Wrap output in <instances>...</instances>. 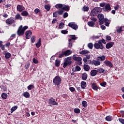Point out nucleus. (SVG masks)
Here are the masks:
<instances>
[{
  "label": "nucleus",
  "instance_id": "1",
  "mask_svg": "<svg viewBox=\"0 0 124 124\" xmlns=\"http://www.w3.org/2000/svg\"><path fill=\"white\" fill-rule=\"evenodd\" d=\"M56 9H62L60 10L59 12L60 14L63 15L64 11L69 12L70 10V6L69 5H65L64 4L62 3H58L55 5Z\"/></svg>",
  "mask_w": 124,
  "mask_h": 124
},
{
  "label": "nucleus",
  "instance_id": "2",
  "mask_svg": "<svg viewBox=\"0 0 124 124\" xmlns=\"http://www.w3.org/2000/svg\"><path fill=\"white\" fill-rule=\"evenodd\" d=\"M62 79L61 78V77L59 76H56L53 78V85H54L55 86H57V87H60L61 84L62 83Z\"/></svg>",
  "mask_w": 124,
  "mask_h": 124
},
{
  "label": "nucleus",
  "instance_id": "3",
  "mask_svg": "<svg viewBox=\"0 0 124 124\" xmlns=\"http://www.w3.org/2000/svg\"><path fill=\"white\" fill-rule=\"evenodd\" d=\"M72 57H69L65 58L64 59V62L63 64V68H65L68 66H71V64L73 63L72 61H71Z\"/></svg>",
  "mask_w": 124,
  "mask_h": 124
},
{
  "label": "nucleus",
  "instance_id": "4",
  "mask_svg": "<svg viewBox=\"0 0 124 124\" xmlns=\"http://www.w3.org/2000/svg\"><path fill=\"white\" fill-rule=\"evenodd\" d=\"M73 59L74 61L77 62V64H78L79 66H81L82 62V57H77V55H73Z\"/></svg>",
  "mask_w": 124,
  "mask_h": 124
},
{
  "label": "nucleus",
  "instance_id": "5",
  "mask_svg": "<svg viewBox=\"0 0 124 124\" xmlns=\"http://www.w3.org/2000/svg\"><path fill=\"white\" fill-rule=\"evenodd\" d=\"M94 47H95V49H103L104 48V46L102 43H101V41L99 40L97 43H95L94 44Z\"/></svg>",
  "mask_w": 124,
  "mask_h": 124
},
{
  "label": "nucleus",
  "instance_id": "6",
  "mask_svg": "<svg viewBox=\"0 0 124 124\" xmlns=\"http://www.w3.org/2000/svg\"><path fill=\"white\" fill-rule=\"evenodd\" d=\"M48 104L50 105V106H58V103L56 102L55 99H54L53 97H50L48 100Z\"/></svg>",
  "mask_w": 124,
  "mask_h": 124
},
{
  "label": "nucleus",
  "instance_id": "7",
  "mask_svg": "<svg viewBox=\"0 0 124 124\" xmlns=\"http://www.w3.org/2000/svg\"><path fill=\"white\" fill-rule=\"evenodd\" d=\"M97 18L99 19V25H102L104 23V16L102 14H98Z\"/></svg>",
  "mask_w": 124,
  "mask_h": 124
},
{
  "label": "nucleus",
  "instance_id": "8",
  "mask_svg": "<svg viewBox=\"0 0 124 124\" xmlns=\"http://www.w3.org/2000/svg\"><path fill=\"white\" fill-rule=\"evenodd\" d=\"M68 25L70 28L74 29V30H77L78 28V25L76 24L75 22H69Z\"/></svg>",
  "mask_w": 124,
  "mask_h": 124
},
{
  "label": "nucleus",
  "instance_id": "9",
  "mask_svg": "<svg viewBox=\"0 0 124 124\" xmlns=\"http://www.w3.org/2000/svg\"><path fill=\"white\" fill-rule=\"evenodd\" d=\"M89 62H89V64L91 63L93 65H95V66H99L100 65L101 62H99V61H96V60H93L91 62V60H88Z\"/></svg>",
  "mask_w": 124,
  "mask_h": 124
},
{
  "label": "nucleus",
  "instance_id": "10",
  "mask_svg": "<svg viewBox=\"0 0 124 124\" xmlns=\"http://www.w3.org/2000/svg\"><path fill=\"white\" fill-rule=\"evenodd\" d=\"M15 19L14 17H10L6 20V23L8 25H11L15 23Z\"/></svg>",
  "mask_w": 124,
  "mask_h": 124
},
{
  "label": "nucleus",
  "instance_id": "11",
  "mask_svg": "<svg viewBox=\"0 0 124 124\" xmlns=\"http://www.w3.org/2000/svg\"><path fill=\"white\" fill-rule=\"evenodd\" d=\"M28 29V26H25L23 27V25H20V26L18 28L17 31H25Z\"/></svg>",
  "mask_w": 124,
  "mask_h": 124
},
{
  "label": "nucleus",
  "instance_id": "12",
  "mask_svg": "<svg viewBox=\"0 0 124 124\" xmlns=\"http://www.w3.org/2000/svg\"><path fill=\"white\" fill-rule=\"evenodd\" d=\"M114 45V42H109L106 45V47L107 49H110L111 47H113Z\"/></svg>",
  "mask_w": 124,
  "mask_h": 124
},
{
  "label": "nucleus",
  "instance_id": "13",
  "mask_svg": "<svg viewBox=\"0 0 124 124\" xmlns=\"http://www.w3.org/2000/svg\"><path fill=\"white\" fill-rule=\"evenodd\" d=\"M17 11L19 12H22L25 10V8L23 5H17L16 6Z\"/></svg>",
  "mask_w": 124,
  "mask_h": 124
},
{
  "label": "nucleus",
  "instance_id": "14",
  "mask_svg": "<svg viewBox=\"0 0 124 124\" xmlns=\"http://www.w3.org/2000/svg\"><path fill=\"white\" fill-rule=\"evenodd\" d=\"M25 34L26 35V39H30V38H31V36L32 35V32L31 31H26Z\"/></svg>",
  "mask_w": 124,
  "mask_h": 124
},
{
  "label": "nucleus",
  "instance_id": "15",
  "mask_svg": "<svg viewBox=\"0 0 124 124\" xmlns=\"http://www.w3.org/2000/svg\"><path fill=\"white\" fill-rule=\"evenodd\" d=\"M104 63H105L107 66H108L109 68H112L113 66V65L111 62H109V61H105V62H104Z\"/></svg>",
  "mask_w": 124,
  "mask_h": 124
},
{
  "label": "nucleus",
  "instance_id": "16",
  "mask_svg": "<svg viewBox=\"0 0 124 124\" xmlns=\"http://www.w3.org/2000/svg\"><path fill=\"white\" fill-rule=\"evenodd\" d=\"M97 15H98V13L96 11V8H93L91 13V16H97Z\"/></svg>",
  "mask_w": 124,
  "mask_h": 124
},
{
  "label": "nucleus",
  "instance_id": "17",
  "mask_svg": "<svg viewBox=\"0 0 124 124\" xmlns=\"http://www.w3.org/2000/svg\"><path fill=\"white\" fill-rule=\"evenodd\" d=\"M105 11L110 12L111 10V8L110 7V4L107 3L105 6Z\"/></svg>",
  "mask_w": 124,
  "mask_h": 124
},
{
  "label": "nucleus",
  "instance_id": "18",
  "mask_svg": "<svg viewBox=\"0 0 124 124\" xmlns=\"http://www.w3.org/2000/svg\"><path fill=\"white\" fill-rule=\"evenodd\" d=\"M72 51L70 50H67L66 51H64V54L65 57H67L70 54H71Z\"/></svg>",
  "mask_w": 124,
  "mask_h": 124
},
{
  "label": "nucleus",
  "instance_id": "19",
  "mask_svg": "<svg viewBox=\"0 0 124 124\" xmlns=\"http://www.w3.org/2000/svg\"><path fill=\"white\" fill-rule=\"evenodd\" d=\"M81 67L80 66H79V65H77L75 68H73L72 69V71L73 72H75V73H76V72L77 71H81Z\"/></svg>",
  "mask_w": 124,
  "mask_h": 124
},
{
  "label": "nucleus",
  "instance_id": "20",
  "mask_svg": "<svg viewBox=\"0 0 124 124\" xmlns=\"http://www.w3.org/2000/svg\"><path fill=\"white\" fill-rule=\"evenodd\" d=\"M90 74H91V76L93 77L95 76H96V74H97V70L95 69L92 70L91 71Z\"/></svg>",
  "mask_w": 124,
  "mask_h": 124
},
{
  "label": "nucleus",
  "instance_id": "21",
  "mask_svg": "<svg viewBox=\"0 0 124 124\" xmlns=\"http://www.w3.org/2000/svg\"><path fill=\"white\" fill-rule=\"evenodd\" d=\"M116 31H124V26H117L116 27Z\"/></svg>",
  "mask_w": 124,
  "mask_h": 124
},
{
  "label": "nucleus",
  "instance_id": "22",
  "mask_svg": "<svg viewBox=\"0 0 124 124\" xmlns=\"http://www.w3.org/2000/svg\"><path fill=\"white\" fill-rule=\"evenodd\" d=\"M86 85L87 83L86 81H82L81 82V87L82 89H85L86 87H87Z\"/></svg>",
  "mask_w": 124,
  "mask_h": 124
},
{
  "label": "nucleus",
  "instance_id": "23",
  "mask_svg": "<svg viewBox=\"0 0 124 124\" xmlns=\"http://www.w3.org/2000/svg\"><path fill=\"white\" fill-rule=\"evenodd\" d=\"M90 51L87 50H83L82 51H80L79 54L81 55H87L89 54Z\"/></svg>",
  "mask_w": 124,
  "mask_h": 124
},
{
  "label": "nucleus",
  "instance_id": "24",
  "mask_svg": "<svg viewBox=\"0 0 124 124\" xmlns=\"http://www.w3.org/2000/svg\"><path fill=\"white\" fill-rule=\"evenodd\" d=\"M81 77L83 80H86L88 77L87 73H83V74H82Z\"/></svg>",
  "mask_w": 124,
  "mask_h": 124
},
{
  "label": "nucleus",
  "instance_id": "25",
  "mask_svg": "<svg viewBox=\"0 0 124 124\" xmlns=\"http://www.w3.org/2000/svg\"><path fill=\"white\" fill-rule=\"evenodd\" d=\"M15 19H19L21 21H22V20H23V17L22 16H21L20 15L19 13L17 14L16 16H15Z\"/></svg>",
  "mask_w": 124,
  "mask_h": 124
},
{
  "label": "nucleus",
  "instance_id": "26",
  "mask_svg": "<svg viewBox=\"0 0 124 124\" xmlns=\"http://www.w3.org/2000/svg\"><path fill=\"white\" fill-rule=\"evenodd\" d=\"M61 10H58L56 12H55L53 14V16L54 17H57L58 16V15H62V14H59L60 11Z\"/></svg>",
  "mask_w": 124,
  "mask_h": 124
},
{
  "label": "nucleus",
  "instance_id": "27",
  "mask_svg": "<svg viewBox=\"0 0 124 124\" xmlns=\"http://www.w3.org/2000/svg\"><path fill=\"white\" fill-rule=\"evenodd\" d=\"M42 45L41 43V39L39 38L38 41L37 42V43L35 44L36 47L37 48H39Z\"/></svg>",
  "mask_w": 124,
  "mask_h": 124
},
{
  "label": "nucleus",
  "instance_id": "28",
  "mask_svg": "<svg viewBox=\"0 0 124 124\" xmlns=\"http://www.w3.org/2000/svg\"><path fill=\"white\" fill-rule=\"evenodd\" d=\"M21 15L23 16H28L29 15V13L27 12V11H23V12L21 13Z\"/></svg>",
  "mask_w": 124,
  "mask_h": 124
},
{
  "label": "nucleus",
  "instance_id": "29",
  "mask_svg": "<svg viewBox=\"0 0 124 124\" xmlns=\"http://www.w3.org/2000/svg\"><path fill=\"white\" fill-rule=\"evenodd\" d=\"M92 88L95 91H97V90H98V87L96 83L92 84Z\"/></svg>",
  "mask_w": 124,
  "mask_h": 124
},
{
  "label": "nucleus",
  "instance_id": "30",
  "mask_svg": "<svg viewBox=\"0 0 124 124\" xmlns=\"http://www.w3.org/2000/svg\"><path fill=\"white\" fill-rule=\"evenodd\" d=\"M97 73H104V74L106 73L105 72V71L103 69V68H99V69H97Z\"/></svg>",
  "mask_w": 124,
  "mask_h": 124
},
{
  "label": "nucleus",
  "instance_id": "31",
  "mask_svg": "<svg viewBox=\"0 0 124 124\" xmlns=\"http://www.w3.org/2000/svg\"><path fill=\"white\" fill-rule=\"evenodd\" d=\"M84 71H89L90 69V67L88 64H84L83 66Z\"/></svg>",
  "mask_w": 124,
  "mask_h": 124
},
{
  "label": "nucleus",
  "instance_id": "32",
  "mask_svg": "<svg viewBox=\"0 0 124 124\" xmlns=\"http://www.w3.org/2000/svg\"><path fill=\"white\" fill-rule=\"evenodd\" d=\"M61 61L60 60H56L55 65L56 67H59L61 64Z\"/></svg>",
  "mask_w": 124,
  "mask_h": 124
},
{
  "label": "nucleus",
  "instance_id": "33",
  "mask_svg": "<svg viewBox=\"0 0 124 124\" xmlns=\"http://www.w3.org/2000/svg\"><path fill=\"white\" fill-rule=\"evenodd\" d=\"M23 95L26 97V98H29L30 97V93L28 92H25L23 93Z\"/></svg>",
  "mask_w": 124,
  "mask_h": 124
},
{
  "label": "nucleus",
  "instance_id": "34",
  "mask_svg": "<svg viewBox=\"0 0 124 124\" xmlns=\"http://www.w3.org/2000/svg\"><path fill=\"white\" fill-rule=\"evenodd\" d=\"M1 97L3 99H6L8 97V94L6 93H2Z\"/></svg>",
  "mask_w": 124,
  "mask_h": 124
},
{
  "label": "nucleus",
  "instance_id": "35",
  "mask_svg": "<svg viewBox=\"0 0 124 124\" xmlns=\"http://www.w3.org/2000/svg\"><path fill=\"white\" fill-rule=\"evenodd\" d=\"M105 120L107 121H111L113 120L112 116H108L106 117Z\"/></svg>",
  "mask_w": 124,
  "mask_h": 124
},
{
  "label": "nucleus",
  "instance_id": "36",
  "mask_svg": "<svg viewBox=\"0 0 124 124\" xmlns=\"http://www.w3.org/2000/svg\"><path fill=\"white\" fill-rule=\"evenodd\" d=\"M69 39L72 41V40H76L77 38L76 37V35H70Z\"/></svg>",
  "mask_w": 124,
  "mask_h": 124
},
{
  "label": "nucleus",
  "instance_id": "37",
  "mask_svg": "<svg viewBox=\"0 0 124 124\" xmlns=\"http://www.w3.org/2000/svg\"><path fill=\"white\" fill-rule=\"evenodd\" d=\"M45 9L46 10V11L49 12L51 9V6L50 5H45Z\"/></svg>",
  "mask_w": 124,
  "mask_h": 124
},
{
  "label": "nucleus",
  "instance_id": "38",
  "mask_svg": "<svg viewBox=\"0 0 124 124\" xmlns=\"http://www.w3.org/2000/svg\"><path fill=\"white\" fill-rule=\"evenodd\" d=\"M95 24V22H94L93 21L88 22V25L90 27H93Z\"/></svg>",
  "mask_w": 124,
  "mask_h": 124
},
{
  "label": "nucleus",
  "instance_id": "39",
  "mask_svg": "<svg viewBox=\"0 0 124 124\" xmlns=\"http://www.w3.org/2000/svg\"><path fill=\"white\" fill-rule=\"evenodd\" d=\"M98 59H99V61H104L106 59V57L104 55H102L101 57H98Z\"/></svg>",
  "mask_w": 124,
  "mask_h": 124
},
{
  "label": "nucleus",
  "instance_id": "40",
  "mask_svg": "<svg viewBox=\"0 0 124 124\" xmlns=\"http://www.w3.org/2000/svg\"><path fill=\"white\" fill-rule=\"evenodd\" d=\"M17 108H18V106H15L14 107H13L11 108V110L12 111L11 113H12L13 111H16V109H17Z\"/></svg>",
  "mask_w": 124,
  "mask_h": 124
},
{
  "label": "nucleus",
  "instance_id": "41",
  "mask_svg": "<svg viewBox=\"0 0 124 124\" xmlns=\"http://www.w3.org/2000/svg\"><path fill=\"white\" fill-rule=\"evenodd\" d=\"M95 10L97 12V14L101 12L102 11V8L100 7H95Z\"/></svg>",
  "mask_w": 124,
  "mask_h": 124
},
{
  "label": "nucleus",
  "instance_id": "42",
  "mask_svg": "<svg viewBox=\"0 0 124 124\" xmlns=\"http://www.w3.org/2000/svg\"><path fill=\"white\" fill-rule=\"evenodd\" d=\"M11 56V55L9 52L6 53L5 54V59H9V58H10Z\"/></svg>",
  "mask_w": 124,
  "mask_h": 124
},
{
  "label": "nucleus",
  "instance_id": "43",
  "mask_svg": "<svg viewBox=\"0 0 124 124\" xmlns=\"http://www.w3.org/2000/svg\"><path fill=\"white\" fill-rule=\"evenodd\" d=\"M28 90H31L33 88H34V85L33 84H30L27 87Z\"/></svg>",
  "mask_w": 124,
  "mask_h": 124
},
{
  "label": "nucleus",
  "instance_id": "44",
  "mask_svg": "<svg viewBox=\"0 0 124 124\" xmlns=\"http://www.w3.org/2000/svg\"><path fill=\"white\" fill-rule=\"evenodd\" d=\"M65 55H64V51H62V53H60V54L58 56V57L59 58H61L62 57H64Z\"/></svg>",
  "mask_w": 124,
  "mask_h": 124
},
{
  "label": "nucleus",
  "instance_id": "45",
  "mask_svg": "<svg viewBox=\"0 0 124 124\" xmlns=\"http://www.w3.org/2000/svg\"><path fill=\"white\" fill-rule=\"evenodd\" d=\"M83 10L84 12H88L89 10V7L88 6H84L83 8Z\"/></svg>",
  "mask_w": 124,
  "mask_h": 124
},
{
  "label": "nucleus",
  "instance_id": "46",
  "mask_svg": "<svg viewBox=\"0 0 124 124\" xmlns=\"http://www.w3.org/2000/svg\"><path fill=\"white\" fill-rule=\"evenodd\" d=\"M30 65H31L30 63H29V62L27 63L26 64V65H25V66H24L25 69H29V68Z\"/></svg>",
  "mask_w": 124,
  "mask_h": 124
},
{
  "label": "nucleus",
  "instance_id": "47",
  "mask_svg": "<svg viewBox=\"0 0 124 124\" xmlns=\"http://www.w3.org/2000/svg\"><path fill=\"white\" fill-rule=\"evenodd\" d=\"M34 12L35 13V14H38V13H40L41 12V10L39 8H36L34 10Z\"/></svg>",
  "mask_w": 124,
  "mask_h": 124
},
{
  "label": "nucleus",
  "instance_id": "48",
  "mask_svg": "<svg viewBox=\"0 0 124 124\" xmlns=\"http://www.w3.org/2000/svg\"><path fill=\"white\" fill-rule=\"evenodd\" d=\"M88 47L90 48V49L93 48V44L92 43H90L88 44Z\"/></svg>",
  "mask_w": 124,
  "mask_h": 124
},
{
  "label": "nucleus",
  "instance_id": "49",
  "mask_svg": "<svg viewBox=\"0 0 124 124\" xmlns=\"http://www.w3.org/2000/svg\"><path fill=\"white\" fill-rule=\"evenodd\" d=\"M82 106L84 108H86L87 107V102L86 101H82Z\"/></svg>",
  "mask_w": 124,
  "mask_h": 124
},
{
  "label": "nucleus",
  "instance_id": "50",
  "mask_svg": "<svg viewBox=\"0 0 124 124\" xmlns=\"http://www.w3.org/2000/svg\"><path fill=\"white\" fill-rule=\"evenodd\" d=\"M107 83H106V81H103L102 83H100V85L103 87H105L107 85Z\"/></svg>",
  "mask_w": 124,
  "mask_h": 124
},
{
  "label": "nucleus",
  "instance_id": "51",
  "mask_svg": "<svg viewBox=\"0 0 124 124\" xmlns=\"http://www.w3.org/2000/svg\"><path fill=\"white\" fill-rule=\"evenodd\" d=\"M74 112L75 113L79 114L80 112V110L79 108H75Z\"/></svg>",
  "mask_w": 124,
  "mask_h": 124
},
{
  "label": "nucleus",
  "instance_id": "52",
  "mask_svg": "<svg viewBox=\"0 0 124 124\" xmlns=\"http://www.w3.org/2000/svg\"><path fill=\"white\" fill-rule=\"evenodd\" d=\"M35 40H36V37L35 36H33L31 37V41L32 43H34Z\"/></svg>",
  "mask_w": 124,
  "mask_h": 124
},
{
  "label": "nucleus",
  "instance_id": "53",
  "mask_svg": "<svg viewBox=\"0 0 124 124\" xmlns=\"http://www.w3.org/2000/svg\"><path fill=\"white\" fill-rule=\"evenodd\" d=\"M17 35L20 36L24 35V31H17Z\"/></svg>",
  "mask_w": 124,
  "mask_h": 124
},
{
  "label": "nucleus",
  "instance_id": "54",
  "mask_svg": "<svg viewBox=\"0 0 124 124\" xmlns=\"http://www.w3.org/2000/svg\"><path fill=\"white\" fill-rule=\"evenodd\" d=\"M68 16V13L67 12H65L63 14V18H66V17H67Z\"/></svg>",
  "mask_w": 124,
  "mask_h": 124
},
{
  "label": "nucleus",
  "instance_id": "55",
  "mask_svg": "<svg viewBox=\"0 0 124 124\" xmlns=\"http://www.w3.org/2000/svg\"><path fill=\"white\" fill-rule=\"evenodd\" d=\"M90 19L93 21L94 23V22H96L97 21V19L96 17H93V16H92L91 18H90Z\"/></svg>",
  "mask_w": 124,
  "mask_h": 124
},
{
  "label": "nucleus",
  "instance_id": "56",
  "mask_svg": "<svg viewBox=\"0 0 124 124\" xmlns=\"http://www.w3.org/2000/svg\"><path fill=\"white\" fill-rule=\"evenodd\" d=\"M64 26V24L63 22H61L59 25V27L60 29H63V27Z\"/></svg>",
  "mask_w": 124,
  "mask_h": 124
},
{
  "label": "nucleus",
  "instance_id": "57",
  "mask_svg": "<svg viewBox=\"0 0 124 124\" xmlns=\"http://www.w3.org/2000/svg\"><path fill=\"white\" fill-rule=\"evenodd\" d=\"M69 41V47H72V41L71 40V39H68Z\"/></svg>",
  "mask_w": 124,
  "mask_h": 124
},
{
  "label": "nucleus",
  "instance_id": "58",
  "mask_svg": "<svg viewBox=\"0 0 124 124\" xmlns=\"http://www.w3.org/2000/svg\"><path fill=\"white\" fill-rule=\"evenodd\" d=\"M33 62L35 64H37L38 63V61L36 59H35V58H33Z\"/></svg>",
  "mask_w": 124,
  "mask_h": 124
},
{
  "label": "nucleus",
  "instance_id": "59",
  "mask_svg": "<svg viewBox=\"0 0 124 124\" xmlns=\"http://www.w3.org/2000/svg\"><path fill=\"white\" fill-rule=\"evenodd\" d=\"M83 61H84V63L85 64L88 63V62H88L87 58L86 57L83 58Z\"/></svg>",
  "mask_w": 124,
  "mask_h": 124
},
{
  "label": "nucleus",
  "instance_id": "60",
  "mask_svg": "<svg viewBox=\"0 0 124 124\" xmlns=\"http://www.w3.org/2000/svg\"><path fill=\"white\" fill-rule=\"evenodd\" d=\"M69 89L71 91V92H74L75 91H76L75 88H73V87H70L69 88Z\"/></svg>",
  "mask_w": 124,
  "mask_h": 124
},
{
  "label": "nucleus",
  "instance_id": "61",
  "mask_svg": "<svg viewBox=\"0 0 124 124\" xmlns=\"http://www.w3.org/2000/svg\"><path fill=\"white\" fill-rule=\"evenodd\" d=\"M100 41L101 42L102 44V43H103V44H105V45L106 44V41L104 39H101V40H100Z\"/></svg>",
  "mask_w": 124,
  "mask_h": 124
},
{
  "label": "nucleus",
  "instance_id": "62",
  "mask_svg": "<svg viewBox=\"0 0 124 124\" xmlns=\"http://www.w3.org/2000/svg\"><path fill=\"white\" fill-rule=\"evenodd\" d=\"M119 121H120V123H121L123 124H124V119H122V118H119Z\"/></svg>",
  "mask_w": 124,
  "mask_h": 124
},
{
  "label": "nucleus",
  "instance_id": "63",
  "mask_svg": "<svg viewBox=\"0 0 124 124\" xmlns=\"http://www.w3.org/2000/svg\"><path fill=\"white\" fill-rule=\"evenodd\" d=\"M111 36H106V40H108V41H110L111 40Z\"/></svg>",
  "mask_w": 124,
  "mask_h": 124
},
{
  "label": "nucleus",
  "instance_id": "64",
  "mask_svg": "<svg viewBox=\"0 0 124 124\" xmlns=\"http://www.w3.org/2000/svg\"><path fill=\"white\" fill-rule=\"evenodd\" d=\"M99 5H100V7H103L105 6L106 3H100Z\"/></svg>",
  "mask_w": 124,
  "mask_h": 124
}]
</instances>
